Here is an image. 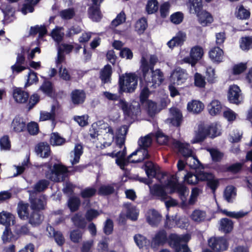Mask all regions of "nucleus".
Wrapping results in <instances>:
<instances>
[{
  "label": "nucleus",
  "instance_id": "nucleus-15",
  "mask_svg": "<svg viewBox=\"0 0 252 252\" xmlns=\"http://www.w3.org/2000/svg\"><path fill=\"white\" fill-rule=\"evenodd\" d=\"M228 98L231 103L238 104L241 102L242 100V94L238 86L234 85L230 86Z\"/></svg>",
  "mask_w": 252,
  "mask_h": 252
},
{
  "label": "nucleus",
  "instance_id": "nucleus-27",
  "mask_svg": "<svg viewBox=\"0 0 252 252\" xmlns=\"http://www.w3.org/2000/svg\"><path fill=\"white\" fill-rule=\"evenodd\" d=\"M35 150L37 155L43 158L48 157L51 153L50 146L44 142L40 143L37 145Z\"/></svg>",
  "mask_w": 252,
  "mask_h": 252
},
{
  "label": "nucleus",
  "instance_id": "nucleus-62",
  "mask_svg": "<svg viewBox=\"0 0 252 252\" xmlns=\"http://www.w3.org/2000/svg\"><path fill=\"white\" fill-rule=\"evenodd\" d=\"M49 185V182L46 180H41L39 181L34 186L33 191L34 192H41L45 189Z\"/></svg>",
  "mask_w": 252,
  "mask_h": 252
},
{
  "label": "nucleus",
  "instance_id": "nucleus-11",
  "mask_svg": "<svg viewBox=\"0 0 252 252\" xmlns=\"http://www.w3.org/2000/svg\"><path fill=\"white\" fill-rule=\"evenodd\" d=\"M209 246L215 251L220 252L225 251L227 248L226 239L222 237H214L208 241Z\"/></svg>",
  "mask_w": 252,
  "mask_h": 252
},
{
  "label": "nucleus",
  "instance_id": "nucleus-52",
  "mask_svg": "<svg viewBox=\"0 0 252 252\" xmlns=\"http://www.w3.org/2000/svg\"><path fill=\"white\" fill-rule=\"evenodd\" d=\"M186 164L193 169L198 168L201 165L200 161L193 154L186 159Z\"/></svg>",
  "mask_w": 252,
  "mask_h": 252
},
{
  "label": "nucleus",
  "instance_id": "nucleus-30",
  "mask_svg": "<svg viewBox=\"0 0 252 252\" xmlns=\"http://www.w3.org/2000/svg\"><path fill=\"white\" fill-rule=\"evenodd\" d=\"M204 105L200 101L193 100L187 105L188 110L194 114L200 113L204 109Z\"/></svg>",
  "mask_w": 252,
  "mask_h": 252
},
{
  "label": "nucleus",
  "instance_id": "nucleus-28",
  "mask_svg": "<svg viewBox=\"0 0 252 252\" xmlns=\"http://www.w3.org/2000/svg\"><path fill=\"white\" fill-rule=\"evenodd\" d=\"M187 6L190 13L197 15L202 9V0H188Z\"/></svg>",
  "mask_w": 252,
  "mask_h": 252
},
{
  "label": "nucleus",
  "instance_id": "nucleus-63",
  "mask_svg": "<svg viewBox=\"0 0 252 252\" xmlns=\"http://www.w3.org/2000/svg\"><path fill=\"white\" fill-rule=\"evenodd\" d=\"M171 5L168 2H164L159 7V12L162 18L166 17L169 14Z\"/></svg>",
  "mask_w": 252,
  "mask_h": 252
},
{
  "label": "nucleus",
  "instance_id": "nucleus-4",
  "mask_svg": "<svg viewBox=\"0 0 252 252\" xmlns=\"http://www.w3.org/2000/svg\"><path fill=\"white\" fill-rule=\"evenodd\" d=\"M161 179L164 181V183H162L163 184H164L163 186L155 184L153 186H151L150 184H151V182L149 181H147V179H143L142 182L149 185L150 192L152 195L158 197V198L162 201H164L168 198V196L165 190V188L169 189L170 190L171 189L167 187V185L168 183L169 178L167 177L164 179L161 178ZM170 192L171 193H172L171 192V191Z\"/></svg>",
  "mask_w": 252,
  "mask_h": 252
},
{
  "label": "nucleus",
  "instance_id": "nucleus-32",
  "mask_svg": "<svg viewBox=\"0 0 252 252\" xmlns=\"http://www.w3.org/2000/svg\"><path fill=\"white\" fill-rule=\"evenodd\" d=\"M170 113L171 123L174 126H179L183 118L182 114L180 110L177 108L173 107L170 109Z\"/></svg>",
  "mask_w": 252,
  "mask_h": 252
},
{
  "label": "nucleus",
  "instance_id": "nucleus-47",
  "mask_svg": "<svg viewBox=\"0 0 252 252\" xmlns=\"http://www.w3.org/2000/svg\"><path fill=\"white\" fill-rule=\"evenodd\" d=\"M186 40V34L184 33L179 34L168 42L167 45L170 48H173L175 46L182 45Z\"/></svg>",
  "mask_w": 252,
  "mask_h": 252
},
{
  "label": "nucleus",
  "instance_id": "nucleus-46",
  "mask_svg": "<svg viewBox=\"0 0 252 252\" xmlns=\"http://www.w3.org/2000/svg\"><path fill=\"white\" fill-rule=\"evenodd\" d=\"M83 232L79 229H74L69 232V239L74 244L80 243L83 238Z\"/></svg>",
  "mask_w": 252,
  "mask_h": 252
},
{
  "label": "nucleus",
  "instance_id": "nucleus-33",
  "mask_svg": "<svg viewBox=\"0 0 252 252\" xmlns=\"http://www.w3.org/2000/svg\"><path fill=\"white\" fill-rule=\"evenodd\" d=\"M100 129L104 130V132L106 133L105 136H110V140L109 141H105L103 142V146L104 147H109L111 145L112 142L114 139V131L112 128L107 124L103 123L101 125Z\"/></svg>",
  "mask_w": 252,
  "mask_h": 252
},
{
  "label": "nucleus",
  "instance_id": "nucleus-56",
  "mask_svg": "<svg viewBox=\"0 0 252 252\" xmlns=\"http://www.w3.org/2000/svg\"><path fill=\"white\" fill-rule=\"evenodd\" d=\"M141 69L143 73L144 79H149L150 74L149 70L150 69V66H149L147 60L144 57H142L141 60Z\"/></svg>",
  "mask_w": 252,
  "mask_h": 252
},
{
  "label": "nucleus",
  "instance_id": "nucleus-60",
  "mask_svg": "<svg viewBox=\"0 0 252 252\" xmlns=\"http://www.w3.org/2000/svg\"><path fill=\"white\" fill-rule=\"evenodd\" d=\"M207 151L209 152L212 160L214 161H220L223 156V154L216 149H207Z\"/></svg>",
  "mask_w": 252,
  "mask_h": 252
},
{
  "label": "nucleus",
  "instance_id": "nucleus-64",
  "mask_svg": "<svg viewBox=\"0 0 252 252\" xmlns=\"http://www.w3.org/2000/svg\"><path fill=\"white\" fill-rule=\"evenodd\" d=\"M96 189L94 188H87L83 189L80 193L81 196L84 198H90L95 194Z\"/></svg>",
  "mask_w": 252,
  "mask_h": 252
},
{
  "label": "nucleus",
  "instance_id": "nucleus-7",
  "mask_svg": "<svg viewBox=\"0 0 252 252\" xmlns=\"http://www.w3.org/2000/svg\"><path fill=\"white\" fill-rule=\"evenodd\" d=\"M144 167L146 174L149 178L156 177L160 183H164V181L161 178L164 179L167 176L165 174L160 173L158 165L154 164L151 161H148L145 163Z\"/></svg>",
  "mask_w": 252,
  "mask_h": 252
},
{
  "label": "nucleus",
  "instance_id": "nucleus-6",
  "mask_svg": "<svg viewBox=\"0 0 252 252\" xmlns=\"http://www.w3.org/2000/svg\"><path fill=\"white\" fill-rule=\"evenodd\" d=\"M117 105L123 110L125 115L130 118L137 116L140 112V106L138 104H129L124 99H120Z\"/></svg>",
  "mask_w": 252,
  "mask_h": 252
},
{
  "label": "nucleus",
  "instance_id": "nucleus-22",
  "mask_svg": "<svg viewBox=\"0 0 252 252\" xmlns=\"http://www.w3.org/2000/svg\"><path fill=\"white\" fill-rule=\"evenodd\" d=\"M207 127L203 125H200L198 129L195 131L194 138L191 140L192 143H196L204 140L208 136Z\"/></svg>",
  "mask_w": 252,
  "mask_h": 252
},
{
  "label": "nucleus",
  "instance_id": "nucleus-14",
  "mask_svg": "<svg viewBox=\"0 0 252 252\" xmlns=\"http://www.w3.org/2000/svg\"><path fill=\"white\" fill-rule=\"evenodd\" d=\"M172 148L178 150L186 159L193 154L192 151L188 144L182 143L176 140H172Z\"/></svg>",
  "mask_w": 252,
  "mask_h": 252
},
{
  "label": "nucleus",
  "instance_id": "nucleus-5",
  "mask_svg": "<svg viewBox=\"0 0 252 252\" xmlns=\"http://www.w3.org/2000/svg\"><path fill=\"white\" fill-rule=\"evenodd\" d=\"M203 54L202 48L199 46H195L191 48L189 57H186L183 59L181 61V63H189L191 64V66H194L197 62L202 58Z\"/></svg>",
  "mask_w": 252,
  "mask_h": 252
},
{
  "label": "nucleus",
  "instance_id": "nucleus-12",
  "mask_svg": "<svg viewBox=\"0 0 252 252\" xmlns=\"http://www.w3.org/2000/svg\"><path fill=\"white\" fill-rule=\"evenodd\" d=\"M188 77L186 71L180 67L176 68L171 75V81L177 85L184 83Z\"/></svg>",
  "mask_w": 252,
  "mask_h": 252
},
{
  "label": "nucleus",
  "instance_id": "nucleus-38",
  "mask_svg": "<svg viewBox=\"0 0 252 252\" xmlns=\"http://www.w3.org/2000/svg\"><path fill=\"white\" fill-rule=\"evenodd\" d=\"M83 153V147L81 145L77 144L75 146L73 151L70 154L71 157H73L72 159H70V161L72 165L79 162L81 155Z\"/></svg>",
  "mask_w": 252,
  "mask_h": 252
},
{
  "label": "nucleus",
  "instance_id": "nucleus-17",
  "mask_svg": "<svg viewBox=\"0 0 252 252\" xmlns=\"http://www.w3.org/2000/svg\"><path fill=\"white\" fill-rule=\"evenodd\" d=\"M128 129V127L126 125H124L120 127L117 130L115 136V143L119 148H122L124 145L125 138Z\"/></svg>",
  "mask_w": 252,
  "mask_h": 252
},
{
  "label": "nucleus",
  "instance_id": "nucleus-25",
  "mask_svg": "<svg viewBox=\"0 0 252 252\" xmlns=\"http://www.w3.org/2000/svg\"><path fill=\"white\" fill-rule=\"evenodd\" d=\"M209 57L214 63H219L223 59V51L218 47L212 48L209 52Z\"/></svg>",
  "mask_w": 252,
  "mask_h": 252
},
{
  "label": "nucleus",
  "instance_id": "nucleus-13",
  "mask_svg": "<svg viewBox=\"0 0 252 252\" xmlns=\"http://www.w3.org/2000/svg\"><path fill=\"white\" fill-rule=\"evenodd\" d=\"M149 158L148 150L139 147L127 157V159L130 162L136 163L140 162Z\"/></svg>",
  "mask_w": 252,
  "mask_h": 252
},
{
  "label": "nucleus",
  "instance_id": "nucleus-55",
  "mask_svg": "<svg viewBox=\"0 0 252 252\" xmlns=\"http://www.w3.org/2000/svg\"><path fill=\"white\" fill-rule=\"evenodd\" d=\"M65 140L57 133H53L50 137V143L53 146H60L65 143Z\"/></svg>",
  "mask_w": 252,
  "mask_h": 252
},
{
  "label": "nucleus",
  "instance_id": "nucleus-21",
  "mask_svg": "<svg viewBox=\"0 0 252 252\" xmlns=\"http://www.w3.org/2000/svg\"><path fill=\"white\" fill-rule=\"evenodd\" d=\"M161 218V215L155 209H150L146 214L147 222L153 226H157L160 221Z\"/></svg>",
  "mask_w": 252,
  "mask_h": 252
},
{
  "label": "nucleus",
  "instance_id": "nucleus-10",
  "mask_svg": "<svg viewBox=\"0 0 252 252\" xmlns=\"http://www.w3.org/2000/svg\"><path fill=\"white\" fill-rule=\"evenodd\" d=\"M31 208L32 210L39 211L43 210L46 204V199L44 195H40L37 198H34V192L29 191Z\"/></svg>",
  "mask_w": 252,
  "mask_h": 252
},
{
  "label": "nucleus",
  "instance_id": "nucleus-1",
  "mask_svg": "<svg viewBox=\"0 0 252 252\" xmlns=\"http://www.w3.org/2000/svg\"><path fill=\"white\" fill-rule=\"evenodd\" d=\"M167 187L171 189V192H177L178 193L182 200V205L183 207H187L188 205H193L196 201L197 196L202 192V190L197 188L192 189L191 195L189 199L187 201L186 196L189 194V190L182 184H176L175 181L171 179L169 181Z\"/></svg>",
  "mask_w": 252,
  "mask_h": 252
},
{
  "label": "nucleus",
  "instance_id": "nucleus-3",
  "mask_svg": "<svg viewBox=\"0 0 252 252\" xmlns=\"http://www.w3.org/2000/svg\"><path fill=\"white\" fill-rule=\"evenodd\" d=\"M119 82L120 93H131L137 86V77L134 74H126L120 76Z\"/></svg>",
  "mask_w": 252,
  "mask_h": 252
},
{
  "label": "nucleus",
  "instance_id": "nucleus-2",
  "mask_svg": "<svg viewBox=\"0 0 252 252\" xmlns=\"http://www.w3.org/2000/svg\"><path fill=\"white\" fill-rule=\"evenodd\" d=\"M44 168L48 170L45 172L46 177L50 180L58 182L65 180L68 172L67 168L61 164H55L52 167L49 164L46 163Z\"/></svg>",
  "mask_w": 252,
  "mask_h": 252
},
{
  "label": "nucleus",
  "instance_id": "nucleus-61",
  "mask_svg": "<svg viewBox=\"0 0 252 252\" xmlns=\"http://www.w3.org/2000/svg\"><path fill=\"white\" fill-rule=\"evenodd\" d=\"M240 47L243 50H248L252 48V37H245L242 38Z\"/></svg>",
  "mask_w": 252,
  "mask_h": 252
},
{
  "label": "nucleus",
  "instance_id": "nucleus-23",
  "mask_svg": "<svg viewBox=\"0 0 252 252\" xmlns=\"http://www.w3.org/2000/svg\"><path fill=\"white\" fill-rule=\"evenodd\" d=\"M167 241V234L165 231L162 230L158 231L153 238L152 246L156 248L157 246H162Z\"/></svg>",
  "mask_w": 252,
  "mask_h": 252
},
{
  "label": "nucleus",
  "instance_id": "nucleus-31",
  "mask_svg": "<svg viewBox=\"0 0 252 252\" xmlns=\"http://www.w3.org/2000/svg\"><path fill=\"white\" fill-rule=\"evenodd\" d=\"M233 228V222L228 218H222L219 221V230L225 233H228Z\"/></svg>",
  "mask_w": 252,
  "mask_h": 252
},
{
  "label": "nucleus",
  "instance_id": "nucleus-44",
  "mask_svg": "<svg viewBox=\"0 0 252 252\" xmlns=\"http://www.w3.org/2000/svg\"><path fill=\"white\" fill-rule=\"evenodd\" d=\"M159 3L158 0H147L145 10L148 14H152L158 10Z\"/></svg>",
  "mask_w": 252,
  "mask_h": 252
},
{
  "label": "nucleus",
  "instance_id": "nucleus-49",
  "mask_svg": "<svg viewBox=\"0 0 252 252\" xmlns=\"http://www.w3.org/2000/svg\"><path fill=\"white\" fill-rule=\"evenodd\" d=\"M126 20V15L124 12L122 11L118 14L116 17L113 20L110 24V27L114 29L124 23Z\"/></svg>",
  "mask_w": 252,
  "mask_h": 252
},
{
  "label": "nucleus",
  "instance_id": "nucleus-53",
  "mask_svg": "<svg viewBox=\"0 0 252 252\" xmlns=\"http://www.w3.org/2000/svg\"><path fill=\"white\" fill-rule=\"evenodd\" d=\"M152 139L151 134H148L143 137H141L138 141V145L144 149H147L149 147L152 143Z\"/></svg>",
  "mask_w": 252,
  "mask_h": 252
},
{
  "label": "nucleus",
  "instance_id": "nucleus-42",
  "mask_svg": "<svg viewBox=\"0 0 252 252\" xmlns=\"http://www.w3.org/2000/svg\"><path fill=\"white\" fill-rule=\"evenodd\" d=\"M126 211V217L132 220H137L138 211L136 208L130 203H125L124 205Z\"/></svg>",
  "mask_w": 252,
  "mask_h": 252
},
{
  "label": "nucleus",
  "instance_id": "nucleus-24",
  "mask_svg": "<svg viewBox=\"0 0 252 252\" xmlns=\"http://www.w3.org/2000/svg\"><path fill=\"white\" fill-rule=\"evenodd\" d=\"M207 108L209 113L214 116L221 113L222 105L219 100L213 99L208 104Z\"/></svg>",
  "mask_w": 252,
  "mask_h": 252
},
{
  "label": "nucleus",
  "instance_id": "nucleus-51",
  "mask_svg": "<svg viewBox=\"0 0 252 252\" xmlns=\"http://www.w3.org/2000/svg\"><path fill=\"white\" fill-rule=\"evenodd\" d=\"M1 239L3 242L6 243L13 240L15 241L17 239V238L14 236L9 227L6 226L5 227V230L3 232Z\"/></svg>",
  "mask_w": 252,
  "mask_h": 252
},
{
  "label": "nucleus",
  "instance_id": "nucleus-29",
  "mask_svg": "<svg viewBox=\"0 0 252 252\" xmlns=\"http://www.w3.org/2000/svg\"><path fill=\"white\" fill-rule=\"evenodd\" d=\"M43 218V215L38 211L32 210L28 220H29V223L32 226H37L41 223Z\"/></svg>",
  "mask_w": 252,
  "mask_h": 252
},
{
  "label": "nucleus",
  "instance_id": "nucleus-35",
  "mask_svg": "<svg viewBox=\"0 0 252 252\" xmlns=\"http://www.w3.org/2000/svg\"><path fill=\"white\" fill-rule=\"evenodd\" d=\"M112 73L111 66L109 64L105 65L100 72V78L102 83L105 84L110 82Z\"/></svg>",
  "mask_w": 252,
  "mask_h": 252
},
{
  "label": "nucleus",
  "instance_id": "nucleus-40",
  "mask_svg": "<svg viewBox=\"0 0 252 252\" xmlns=\"http://www.w3.org/2000/svg\"><path fill=\"white\" fill-rule=\"evenodd\" d=\"M192 220L196 223L204 221L206 218V213L205 211L199 209L195 210L190 215Z\"/></svg>",
  "mask_w": 252,
  "mask_h": 252
},
{
  "label": "nucleus",
  "instance_id": "nucleus-59",
  "mask_svg": "<svg viewBox=\"0 0 252 252\" xmlns=\"http://www.w3.org/2000/svg\"><path fill=\"white\" fill-rule=\"evenodd\" d=\"M80 204V200L77 197H71L68 200V205L71 212L77 211L79 208Z\"/></svg>",
  "mask_w": 252,
  "mask_h": 252
},
{
  "label": "nucleus",
  "instance_id": "nucleus-9",
  "mask_svg": "<svg viewBox=\"0 0 252 252\" xmlns=\"http://www.w3.org/2000/svg\"><path fill=\"white\" fill-rule=\"evenodd\" d=\"M170 238L171 240L174 241L175 245L177 246L176 252H191L187 245L180 244L182 242H188L190 239L189 235H185L180 236L176 234H172L170 236Z\"/></svg>",
  "mask_w": 252,
  "mask_h": 252
},
{
  "label": "nucleus",
  "instance_id": "nucleus-20",
  "mask_svg": "<svg viewBox=\"0 0 252 252\" xmlns=\"http://www.w3.org/2000/svg\"><path fill=\"white\" fill-rule=\"evenodd\" d=\"M11 127L15 132H23L26 129V122L22 117L17 116L13 119L11 123Z\"/></svg>",
  "mask_w": 252,
  "mask_h": 252
},
{
  "label": "nucleus",
  "instance_id": "nucleus-54",
  "mask_svg": "<svg viewBox=\"0 0 252 252\" xmlns=\"http://www.w3.org/2000/svg\"><path fill=\"white\" fill-rule=\"evenodd\" d=\"M115 188L114 185H104L101 186L98 189V194L107 195L114 193Z\"/></svg>",
  "mask_w": 252,
  "mask_h": 252
},
{
  "label": "nucleus",
  "instance_id": "nucleus-57",
  "mask_svg": "<svg viewBox=\"0 0 252 252\" xmlns=\"http://www.w3.org/2000/svg\"><path fill=\"white\" fill-rule=\"evenodd\" d=\"M55 106H53L50 112L45 111L40 112V120L42 121L49 120H54L55 118Z\"/></svg>",
  "mask_w": 252,
  "mask_h": 252
},
{
  "label": "nucleus",
  "instance_id": "nucleus-43",
  "mask_svg": "<svg viewBox=\"0 0 252 252\" xmlns=\"http://www.w3.org/2000/svg\"><path fill=\"white\" fill-rule=\"evenodd\" d=\"M126 155V148L125 147L123 151H119L117 152V158L116 159V163L120 166L121 169H124L126 165L127 162H130L127 158H125Z\"/></svg>",
  "mask_w": 252,
  "mask_h": 252
},
{
  "label": "nucleus",
  "instance_id": "nucleus-26",
  "mask_svg": "<svg viewBox=\"0 0 252 252\" xmlns=\"http://www.w3.org/2000/svg\"><path fill=\"white\" fill-rule=\"evenodd\" d=\"M196 15L199 23L203 26H207L214 21L212 14L206 10L201 11Z\"/></svg>",
  "mask_w": 252,
  "mask_h": 252
},
{
  "label": "nucleus",
  "instance_id": "nucleus-37",
  "mask_svg": "<svg viewBox=\"0 0 252 252\" xmlns=\"http://www.w3.org/2000/svg\"><path fill=\"white\" fill-rule=\"evenodd\" d=\"M89 17L94 21H99L102 18V14L98 6L93 4L88 11Z\"/></svg>",
  "mask_w": 252,
  "mask_h": 252
},
{
  "label": "nucleus",
  "instance_id": "nucleus-36",
  "mask_svg": "<svg viewBox=\"0 0 252 252\" xmlns=\"http://www.w3.org/2000/svg\"><path fill=\"white\" fill-rule=\"evenodd\" d=\"M14 216L10 213L2 211L0 213V223L9 226L11 223H14Z\"/></svg>",
  "mask_w": 252,
  "mask_h": 252
},
{
  "label": "nucleus",
  "instance_id": "nucleus-16",
  "mask_svg": "<svg viewBox=\"0 0 252 252\" xmlns=\"http://www.w3.org/2000/svg\"><path fill=\"white\" fill-rule=\"evenodd\" d=\"M50 35L54 40L58 44V49L61 48L62 52H65L66 53H70L74 48V46L72 45L62 44L59 45V43L63 40V32H51Z\"/></svg>",
  "mask_w": 252,
  "mask_h": 252
},
{
  "label": "nucleus",
  "instance_id": "nucleus-39",
  "mask_svg": "<svg viewBox=\"0 0 252 252\" xmlns=\"http://www.w3.org/2000/svg\"><path fill=\"white\" fill-rule=\"evenodd\" d=\"M235 16L241 20H247L250 17L251 12L243 5L238 6L235 9Z\"/></svg>",
  "mask_w": 252,
  "mask_h": 252
},
{
  "label": "nucleus",
  "instance_id": "nucleus-41",
  "mask_svg": "<svg viewBox=\"0 0 252 252\" xmlns=\"http://www.w3.org/2000/svg\"><path fill=\"white\" fill-rule=\"evenodd\" d=\"M17 212L20 218L23 220H28L30 216L28 204L19 203L17 207Z\"/></svg>",
  "mask_w": 252,
  "mask_h": 252
},
{
  "label": "nucleus",
  "instance_id": "nucleus-8",
  "mask_svg": "<svg viewBox=\"0 0 252 252\" xmlns=\"http://www.w3.org/2000/svg\"><path fill=\"white\" fill-rule=\"evenodd\" d=\"M151 73L149 74V79H144L146 83L148 84V87L151 88L155 89L157 87L159 86L163 81V73L158 69L155 70H151Z\"/></svg>",
  "mask_w": 252,
  "mask_h": 252
},
{
  "label": "nucleus",
  "instance_id": "nucleus-19",
  "mask_svg": "<svg viewBox=\"0 0 252 252\" xmlns=\"http://www.w3.org/2000/svg\"><path fill=\"white\" fill-rule=\"evenodd\" d=\"M46 230L48 233V236L50 237H53L56 243L59 246H63L65 242V238L60 231H56L51 225H48L46 227Z\"/></svg>",
  "mask_w": 252,
  "mask_h": 252
},
{
  "label": "nucleus",
  "instance_id": "nucleus-45",
  "mask_svg": "<svg viewBox=\"0 0 252 252\" xmlns=\"http://www.w3.org/2000/svg\"><path fill=\"white\" fill-rule=\"evenodd\" d=\"M236 195V189L232 186H228L224 190L223 196L228 202H232Z\"/></svg>",
  "mask_w": 252,
  "mask_h": 252
},
{
  "label": "nucleus",
  "instance_id": "nucleus-48",
  "mask_svg": "<svg viewBox=\"0 0 252 252\" xmlns=\"http://www.w3.org/2000/svg\"><path fill=\"white\" fill-rule=\"evenodd\" d=\"M39 0H26L22 8V12L24 14L33 11V6L37 4Z\"/></svg>",
  "mask_w": 252,
  "mask_h": 252
},
{
  "label": "nucleus",
  "instance_id": "nucleus-50",
  "mask_svg": "<svg viewBox=\"0 0 252 252\" xmlns=\"http://www.w3.org/2000/svg\"><path fill=\"white\" fill-rule=\"evenodd\" d=\"M74 224L80 228H84L86 225L85 219L80 214H75L71 219Z\"/></svg>",
  "mask_w": 252,
  "mask_h": 252
},
{
  "label": "nucleus",
  "instance_id": "nucleus-18",
  "mask_svg": "<svg viewBox=\"0 0 252 252\" xmlns=\"http://www.w3.org/2000/svg\"><path fill=\"white\" fill-rule=\"evenodd\" d=\"M13 97L16 102L23 104L27 102L29 98V94L22 88H15L13 89Z\"/></svg>",
  "mask_w": 252,
  "mask_h": 252
},
{
  "label": "nucleus",
  "instance_id": "nucleus-34",
  "mask_svg": "<svg viewBox=\"0 0 252 252\" xmlns=\"http://www.w3.org/2000/svg\"><path fill=\"white\" fill-rule=\"evenodd\" d=\"M72 103L78 105L84 102L86 98V94L82 90H75L72 92L71 94Z\"/></svg>",
  "mask_w": 252,
  "mask_h": 252
},
{
  "label": "nucleus",
  "instance_id": "nucleus-58",
  "mask_svg": "<svg viewBox=\"0 0 252 252\" xmlns=\"http://www.w3.org/2000/svg\"><path fill=\"white\" fill-rule=\"evenodd\" d=\"M208 131V136L211 138L218 136L220 135V126L217 125L212 124L210 126H206Z\"/></svg>",
  "mask_w": 252,
  "mask_h": 252
}]
</instances>
